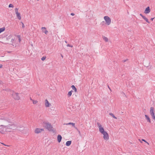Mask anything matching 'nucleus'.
<instances>
[{"label": "nucleus", "instance_id": "nucleus-15", "mask_svg": "<svg viewBox=\"0 0 155 155\" xmlns=\"http://www.w3.org/2000/svg\"><path fill=\"white\" fill-rule=\"evenodd\" d=\"M41 30L43 32L45 33V34L47 35L48 32V31L46 30V28L45 27H43L41 28Z\"/></svg>", "mask_w": 155, "mask_h": 155}, {"label": "nucleus", "instance_id": "nucleus-28", "mask_svg": "<svg viewBox=\"0 0 155 155\" xmlns=\"http://www.w3.org/2000/svg\"><path fill=\"white\" fill-rule=\"evenodd\" d=\"M97 124L99 128H100V127H102V126L100 124V123L99 122H97Z\"/></svg>", "mask_w": 155, "mask_h": 155}, {"label": "nucleus", "instance_id": "nucleus-3", "mask_svg": "<svg viewBox=\"0 0 155 155\" xmlns=\"http://www.w3.org/2000/svg\"><path fill=\"white\" fill-rule=\"evenodd\" d=\"M11 123V122L5 119L1 118L0 119V126L7 127L8 126L9 124Z\"/></svg>", "mask_w": 155, "mask_h": 155}, {"label": "nucleus", "instance_id": "nucleus-9", "mask_svg": "<svg viewBox=\"0 0 155 155\" xmlns=\"http://www.w3.org/2000/svg\"><path fill=\"white\" fill-rule=\"evenodd\" d=\"M8 127H10V129L12 130H15L16 129L17 127L15 124H9L8 125Z\"/></svg>", "mask_w": 155, "mask_h": 155}, {"label": "nucleus", "instance_id": "nucleus-22", "mask_svg": "<svg viewBox=\"0 0 155 155\" xmlns=\"http://www.w3.org/2000/svg\"><path fill=\"white\" fill-rule=\"evenodd\" d=\"M6 132H10L12 131V129H10V127H8V126L6 127Z\"/></svg>", "mask_w": 155, "mask_h": 155}, {"label": "nucleus", "instance_id": "nucleus-38", "mask_svg": "<svg viewBox=\"0 0 155 155\" xmlns=\"http://www.w3.org/2000/svg\"><path fill=\"white\" fill-rule=\"evenodd\" d=\"M71 15H73H73H74V13H71Z\"/></svg>", "mask_w": 155, "mask_h": 155}, {"label": "nucleus", "instance_id": "nucleus-31", "mask_svg": "<svg viewBox=\"0 0 155 155\" xmlns=\"http://www.w3.org/2000/svg\"><path fill=\"white\" fill-rule=\"evenodd\" d=\"M141 140L142 141H144L145 143H147L148 144V145H149V143L147 141H146V140H145L144 139H142Z\"/></svg>", "mask_w": 155, "mask_h": 155}, {"label": "nucleus", "instance_id": "nucleus-34", "mask_svg": "<svg viewBox=\"0 0 155 155\" xmlns=\"http://www.w3.org/2000/svg\"><path fill=\"white\" fill-rule=\"evenodd\" d=\"M67 46L68 47H73V46L72 45H70L69 44H68L67 45Z\"/></svg>", "mask_w": 155, "mask_h": 155}, {"label": "nucleus", "instance_id": "nucleus-5", "mask_svg": "<svg viewBox=\"0 0 155 155\" xmlns=\"http://www.w3.org/2000/svg\"><path fill=\"white\" fill-rule=\"evenodd\" d=\"M154 108L153 107H151L150 108V114L152 116V118L155 120V115L154 112Z\"/></svg>", "mask_w": 155, "mask_h": 155}, {"label": "nucleus", "instance_id": "nucleus-37", "mask_svg": "<svg viewBox=\"0 0 155 155\" xmlns=\"http://www.w3.org/2000/svg\"><path fill=\"white\" fill-rule=\"evenodd\" d=\"M2 64H0V68H2Z\"/></svg>", "mask_w": 155, "mask_h": 155}, {"label": "nucleus", "instance_id": "nucleus-10", "mask_svg": "<svg viewBox=\"0 0 155 155\" xmlns=\"http://www.w3.org/2000/svg\"><path fill=\"white\" fill-rule=\"evenodd\" d=\"M44 129L43 128H36L35 130V132L36 134H39L41 133L42 131H44Z\"/></svg>", "mask_w": 155, "mask_h": 155}, {"label": "nucleus", "instance_id": "nucleus-20", "mask_svg": "<svg viewBox=\"0 0 155 155\" xmlns=\"http://www.w3.org/2000/svg\"><path fill=\"white\" fill-rule=\"evenodd\" d=\"M102 38L103 40L105 41L106 42H107L108 41V38L105 36H103Z\"/></svg>", "mask_w": 155, "mask_h": 155}, {"label": "nucleus", "instance_id": "nucleus-14", "mask_svg": "<svg viewBox=\"0 0 155 155\" xmlns=\"http://www.w3.org/2000/svg\"><path fill=\"white\" fill-rule=\"evenodd\" d=\"M62 137L61 135L58 134L57 136V141L58 143H60Z\"/></svg>", "mask_w": 155, "mask_h": 155}, {"label": "nucleus", "instance_id": "nucleus-24", "mask_svg": "<svg viewBox=\"0 0 155 155\" xmlns=\"http://www.w3.org/2000/svg\"><path fill=\"white\" fill-rule=\"evenodd\" d=\"M71 88H72V89L73 90L75 91V92H76L77 91V89L76 88V87L74 85H72L71 86Z\"/></svg>", "mask_w": 155, "mask_h": 155}, {"label": "nucleus", "instance_id": "nucleus-13", "mask_svg": "<svg viewBox=\"0 0 155 155\" xmlns=\"http://www.w3.org/2000/svg\"><path fill=\"white\" fill-rule=\"evenodd\" d=\"M150 9L149 6L147 7L145 9L144 13L145 14L149 13L150 12Z\"/></svg>", "mask_w": 155, "mask_h": 155}, {"label": "nucleus", "instance_id": "nucleus-43", "mask_svg": "<svg viewBox=\"0 0 155 155\" xmlns=\"http://www.w3.org/2000/svg\"><path fill=\"white\" fill-rule=\"evenodd\" d=\"M2 144H3V145H5L6 146V145H5V144H4L3 143H2Z\"/></svg>", "mask_w": 155, "mask_h": 155}, {"label": "nucleus", "instance_id": "nucleus-45", "mask_svg": "<svg viewBox=\"0 0 155 155\" xmlns=\"http://www.w3.org/2000/svg\"><path fill=\"white\" fill-rule=\"evenodd\" d=\"M82 126L83 127H84V126L83 125Z\"/></svg>", "mask_w": 155, "mask_h": 155}, {"label": "nucleus", "instance_id": "nucleus-2", "mask_svg": "<svg viewBox=\"0 0 155 155\" xmlns=\"http://www.w3.org/2000/svg\"><path fill=\"white\" fill-rule=\"evenodd\" d=\"M43 124L44 125V126L45 127V128L47 129L48 130L53 132H54L55 131L54 130L53 127L51 124L49 123L48 122L45 121L44 122Z\"/></svg>", "mask_w": 155, "mask_h": 155}, {"label": "nucleus", "instance_id": "nucleus-18", "mask_svg": "<svg viewBox=\"0 0 155 155\" xmlns=\"http://www.w3.org/2000/svg\"><path fill=\"white\" fill-rule=\"evenodd\" d=\"M99 131L100 132L101 134H103V133L106 132V131H105L104 130V128L102 127H100L99 128Z\"/></svg>", "mask_w": 155, "mask_h": 155}, {"label": "nucleus", "instance_id": "nucleus-44", "mask_svg": "<svg viewBox=\"0 0 155 155\" xmlns=\"http://www.w3.org/2000/svg\"><path fill=\"white\" fill-rule=\"evenodd\" d=\"M37 1H39V0H36Z\"/></svg>", "mask_w": 155, "mask_h": 155}, {"label": "nucleus", "instance_id": "nucleus-32", "mask_svg": "<svg viewBox=\"0 0 155 155\" xmlns=\"http://www.w3.org/2000/svg\"><path fill=\"white\" fill-rule=\"evenodd\" d=\"M50 109L51 110H54V107H51L50 108Z\"/></svg>", "mask_w": 155, "mask_h": 155}, {"label": "nucleus", "instance_id": "nucleus-17", "mask_svg": "<svg viewBox=\"0 0 155 155\" xmlns=\"http://www.w3.org/2000/svg\"><path fill=\"white\" fill-rule=\"evenodd\" d=\"M45 106L46 107H49L50 105H51V104L49 102L48 100L46 99L45 100Z\"/></svg>", "mask_w": 155, "mask_h": 155}, {"label": "nucleus", "instance_id": "nucleus-16", "mask_svg": "<svg viewBox=\"0 0 155 155\" xmlns=\"http://www.w3.org/2000/svg\"><path fill=\"white\" fill-rule=\"evenodd\" d=\"M140 15L147 23H150V22L148 21V19L145 16L141 14H140Z\"/></svg>", "mask_w": 155, "mask_h": 155}, {"label": "nucleus", "instance_id": "nucleus-35", "mask_svg": "<svg viewBox=\"0 0 155 155\" xmlns=\"http://www.w3.org/2000/svg\"><path fill=\"white\" fill-rule=\"evenodd\" d=\"M22 27L23 28H24L25 27V25L23 23H22Z\"/></svg>", "mask_w": 155, "mask_h": 155}, {"label": "nucleus", "instance_id": "nucleus-7", "mask_svg": "<svg viewBox=\"0 0 155 155\" xmlns=\"http://www.w3.org/2000/svg\"><path fill=\"white\" fill-rule=\"evenodd\" d=\"M15 11L18 18L19 20H20L21 19V17L20 13L18 12V9L17 8H15Z\"/></svg>", "mask_w": 155, "mask_h": 155}, {"label": "nucleus", "instance_id": "nucleus-40", "mask_svg": "<svg viewBox=\"0 0 155 155\" xmlns=\"http://www.w3.org/2000/svg\"><path fill=\"white\" fill-rule=\"evenodd\" d=\"M78 130V132L79 133V134H80V131L79 130Z\"/></svg>", "mask_w": 155, "mask_h": 155}, {"label": "nucleus", "instance_id": "nucleus-39", "mask_svg": "<svg viewBox=\"0 0 155 155\" xmlns=\"http://www.w3.org/2000/svg\"><path fill=\"white\" fill-rule=\"evenodd\" d=\"M154 18H151L150 20L152 21H153V19H154Z\"/></svg>", "mask_w": 155, "mask_h": 155}, {"label": "nucleus", "instance_id": "nucleus-23", "mask_svg": "<svg viewBox=\"0 0 155 155\" xmlns=\"http://www.w3.org/2000/svg\"><path fill=\"white\" fill-rule=\"evenodd\" d=\"M5 30V27H3L2 28H0V34L4 31Z\"/></svg>", "mask_w": 155, "mask_h": 155}, {"label": "nucleus", "instance_id": "nucleus-26", "mask_svg": "<svg viewBox=\"0 0 155 155\" xmlns=\"http://www.w3.org/2000/svg\"><path fill=\"white\" fill-rule=\"evenodd\" d=\"M30 100L32 101L33 104H35L38 102V101H36V100L35 101L33 100H32L31 98V97H30Z\"/></svg>", "mask_w": 155, "mask_h": 155}, {"label": "nucleus", "instance_id": "nucleus-8", "mask_svg": "<svg viewBox=\"0 0 155 155\" xmlns=\"http://www.w3.org/2000/svg\"><path fill=\"white\" fill-rule=\"evenodd\" d=\"M102 134L103 135V138L105 140H107L109 139V135L106 131Z\"/></svg>", "mask_w": 155, "mask_h": 155}, {"label": "nucleus", "instance_id": "nucleus-29", "mask_svg": "<svg viewBox=\"0 0 155 155\" xmlns=\"http://www.w3.org/2000/svg\"><path fill=\"white\" fill-rule=\"evenodd\" d=\"M9 8H13L14 6L12 4H10L8 6Z\"/></svg>", "mask_w": 155, "mask_h": 155}, {"label": "nucleus", "instance_id": "nucleus-1", "mask_svg": "<svg viewBox=\"0 0 155 155\" xmlns=\"http://www.w3.org/2000/svg\"><path fill=\"white\" fill-rule=\"evenodd\" d=\"M17 38L19 40V42H20L21 41V39L20 35H10L7 38L8 39H11V42L14 43L15 42L16 38Z\"/></svg>", "mask_w": 155, "mask_h": 155}, {"label": "nucleus", "instance_id": "nucleus-30", "mask_svg": "<svg viewBox=\"0 0 155 155\" xmlns=\"http://www.w3.org/2000/svg\"><path fill=\"white\" fill-rule=\"evenodd\" d=\"M46 58V57L45 56H44V57H43L41 58V59L42 61H43L45 60Z\"/></svg>", "mask_w": 155, "mask_h": 155}, {"label": "nucleus", "instance_id": "nucleus-27", "mask_svg": "<svg viewBox=\"0 0 155 155\" xmlns=\"http://www.w3.org/2000/svg\"><path fill=\"white\" fill-rule=\"evenodd\" d=\"M72 91H69L68 94V96H71L72 94Z\"/></svg>", "mask_w": 155, "mask_h": 155}, {"label": "nucleus", "instance_id": "nucleus-4", "mask_svg": "<svg viewBox=\"0 0 155 155\" xmlns=\"http://www.w3.org/2000/svg\"><path fill=\"white\" fill-rule=\"evenodd\" d=\"M104 19L105 20L106 24L108 25H109L111 22V20L110 18L108 16H105L104 17Z\"/></svg>", "mask_w": 155, "mask_h": 155}, {"label": "nucleus", "instance_id": "nucleus-25", "mask_svg": "<svg viewBox=\"0 0 155 155\" xmlns=\"http://www.w3.org/2000/svg\"><path fill=\"white\" fill-rule=\"evenodd\" d=\"M109 114L111 116L114 118L115 119H117V118L114 115L113 113H109Z\"/></svg>", "mask_w": 155, "mask_h": 155}, {"label": "nucleus", "instance_id": "nucleus-19", "mask_svg": "<svg viewBox=\"0 0 155 155\" xmlns=\"http://www.w3.org/2000/svg\"><path fill=\"white\" fill-rule=\"evenodd\" d=\"M145 117L146 120H147V121L150 123H151L150 119L149 117L147 115H145Z\"/></svg>", "mask_w": 155, "mask_h": 155}, {"label": "nucleus", "instance_id": "nucleus-42", "mask_svg": "<svg viewBox=\"0 0 155 155\" xmlns=\"http://www.w3.org/2000/svg\"><path fill=\"white\" fill-rule=\"evenodd\" d=\"M139 140L140 141V142H142L141 141V140L140 139H139Z\"/></svg>", "mask_w": 155, "mask_h": 155}, {"label": "nucleus", "instance_id": "nucleus-6", "mask_svg": "<svg viewBox=\"0 0 155 155\" xmlns=\"http://www.w3.org/2000/svg\"><path fill=\"white\" fill-rule=\"evenodd\" d=\"M6 127L0 126V132L2 134H5L6 132Z\"/></svg>", "mask_w": 155, "mask_h": 155}, {"label": "nucleus", "instance_id": "nucleus-21", "mask_svg": "<svg viewBox=\"0 0 155 155\" xmlns=\"http://www.w3.org/2000/svg\"><path fill=\"white\" fill-rule=\"evenodd\" d=\"M71 141H68L66 143V145L67 146H69L71 145Z\"/></svg>", "mask_w": 155, "mask_h": 155}, {"label": "nucleus", "instance_id": "nucleus-41", "mask_svg": "<svg viewBox=\"0 0 155 155\" xmlns=\"http://www.w3.org/2000/svg\"><path fill=\"white\" fill-rule=\"evenodd\" d=\"M108 88H109V89H110V91H111V90L110 88V87H109V86H108Z\"/></svg>", "mask_w": 155, "mask_h": 155}, {"label": "nucleus", "instance_id": "nucleus-36", "mask_svg": "<svg viewBox=\"0 0 155 155\" xmlns=\"http://www.w3.org/2000/svg\"><path fill=\"white\" fill-rule=\"evenodd\" d=\"M20 128H21L20 129H19V130H24L23 127H20Z\"/></svg>", "mask_w": 155, "mask_h": 155}, {"label": "nucleus", "instance_id": "nucleus-33", "mask_svg": "<svg viewBox=\"0 0 155 155\" xmlns=\"http://www.w3.org/2000/svg\"><path fill=\"white\" fill-rule=\"evenodd\" d=\"M14 99L15 100H19L20 99V97H14Z\"/></svg>", "mask_w": 155, "mask_h": 155}, {"label": "nucleus", "instance_id": "nucleus-11", "mask_svg": "<svg viewBox=\"0 0 155 155\" xmlns=\"http://www.w3.org/2000/svg\"><path fill=\"white\" fill-rule=\"evenodd\" d=\"M9 93L11 94V96H13V97H15V96H18V94L15 93L13 91H11L9 92Z\"/></svg>", "mask_w": 155, "mask_h": 155}, {"label": "nucleus", "instance_id": "nucleus-12", "mask_svg": "<svg viewBox=\"0 0 155 155\" xmlns=\"http://www.w3.org/2000/svg\"><path fill=\"white\" fill-rule=\"evenodd\" d=\"M64 124V125L65 124L66 125H72V126L73 127H74L77 130H78V129L77 128V127H75V123H71V122H69V123H68Z\"/></svg>", "mask_w": 155, "mask_h": 155}]
</instances>
